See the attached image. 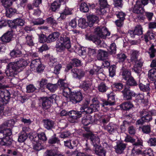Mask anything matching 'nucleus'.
<instances>
[{
    "instance_id": "obj_50",
    "label": "nucleus",
    "mask_w": 156,
    "mask_h": 156,
    "mask_svg": "<svg viewBox=\"0 0 156 156\" xmlns=\"http://www.w3.org/2000/svg\"><path fill=\"white\" fill-rule=\"evenodd\" d=\"M136 99L138 101H140L141 102L144 104H146L147 101V100L145 98V97L143 94H139L137 95L136 97Z\"/></svg>"
},
{
    "instance_id": "obj_33",
    "label": "nucleus",
    "mask_w": 156,
    "mask_h": 156,
    "mask_svg": "<svg viewBox=\"0 0 156 156\" xmlns=\"http://www.w3.org/2000/svg\"><path fill=\"white\" fill-rule=\"evenodd\" d=\"M58 87L57 83L53 84L49 83L46 85L47 88L52 92H54L57 89Z\"/></svg>"
},
{
    "instance_id": "obj_58",
    "label": "nucleus",
    "mask_w": 156,
    "mask_h": 156,
    "mask_svg": "<svg viewBox=\"0 0 156 156\" xmlns=\"http://www.w3.org/2000/svg\"><path fill=\"white\" fill-rule=\"evenodd\" d=\"M62 89L63 90V94L65 97H67L69 94L70 95L71 93V90L68 87H64Z\"/></svg>"
},
{
    "instance_id": "obj_39",
    "label": "nucleus",
    "mask_w": 156,
    "mask_h": 156,
    "mask_svg": "<svg viewBox=\"0 0 156 156\" xmlns=\"http://www.w3.org/2000/svg\"><path fill=\"white\" fill-rule=\"evenodd\" d=\"M11 141L12 139L9 140V137H7V138H5L2 139L0 141V145L7 146L11 144Z\"/></svg>"
},
{
    "instance_id": "obj_40",
    "label": "nucleus",
    "mask_w": 156,
    "mask_h": 156,
    "mask_svg": "<svg viewBox=\"0 0 156 156\" xmlns=\"http://www.w3.org/2000/svg\"><path fill=\"white\" fill-rule=\"evenodd\" d=\"M140 154L144 156H154L153 151L151 149L142 150Z\"/></svg>"
},
{
    "instance_id": "obj_54",
    "label": "nucleus",
    "mask_w": 156,
    "mask_h": 156,
    "mask_svg": "<svg viewBox=\"0 0 156 156\" xmlns=\"http://www.w3.org/2000/svg\"><path fill=\"white\" fill-rule=\"evenodd\" d=\"M147 36H149V39L151 40L154 39L156 36V33L152 30H148L146 33V37H147Z\"/></svg>"
},
{
    "instance_id": "obj_26",
    "label": "nucleus",
    "mask_w": 156,
    "mask_h": 156,
    "mask_svg": "<svg viewBox=\"0 0 156 156\" xmlns=\"http://www.w3.org/2000/svg\"><path fill=\"white\" fill-rule=\"evenodd\" d=\"M102 103L101 104V105L102 107V109L103 110L104 112H106L108 110V108L107 107H105V106L108 105H112L114 104V102H110V101H107L105 100H102Z\"/></svg>"
},
{
    "instance_id": "obj_59",
    "label": "nucleus",
    "mask_w": 156,
    "mask_h": 156,
    "mask_svg": "<svg viewBox=\"0 0 156 156\" xmlns=\"http://www.w3.org/2000/svg\"><path fill=\"white\" fill-rule=\"evenodd\" d=\"M36 88L32 84H30L26 87L27 92L30 93L34 92L36 90Z\"/></svg>"
},
{
    "instance_id": "obj_8",
    "label": "nucleus",
    "mask_w": 156,
    "mask_h": 156,
    "mask_svg": "<svg viewBox=\"0 0 156 156\" xmlns=\"http://www.w3.org/2000/svg\"><path fill=\"white\" fill-rule=\"evenodd\" d=\"M86 38L87 40L92 41L94 43L98 45H100L101 47H106L107 45L104 43H101V40L100 38L95 37L93 35H86Z\"/></svg>"
},
{
    "instance_id": "obj_51",
    "label": "nucleus",
    "mask_w": 156,
    "mask_h": 156,
    "mask_svg": "<svg viewBox=\"0 0 156 156\" xmlns=\"http://www.w3.org/2000/svg\"><path fill=\"white\" fill-rule=\"evenodd\" d=\"M50 101L48 100L45 99L43 100L42 103L43 108L45 110L47 109L50 107Z\"/></svg>"
},
{
    "instance_id": "obj_41",
    "label": "nucleus",
    "mask_w": 156,
    "mask_h": 156,
    "mask_svg": "<svg viewBox=\"0 0 156 156\" xmlns=\"http://www.w3.org/2000/svg\"><path fill=\"white\" fill-rule=\"evenodd\" d=\"M28 136L26 133H21L19 136L18 141L19 142H24L27 138Z\"/></svg>"
},
{
    "instance_id": "obj_15",
    "label": "nucleus",
    "mask_w": 156,
    "mask_h": 156,
    "mask_svg": "<svg viewBox=\"0 0 156 156\" xmlns=\"http://www.w3.org/2000/svg\"><path fill=\"white\" fill-rule=\"evenodd\" d=\"M126 144L122 142L117 143L116 145L114 147L115 152L119 154L122 153L126 148Z\"/></svg>"
},
{
    "instance_id": "obj_44",
    "label": "nucleus",
    "mask_w": 156,
    "mask_h": 156,
    "mask_svg": "<svg viewBox=\"0 0 156 156\" xmlns=\"http://www.w3.org/2000/svg\"><path fill=\"white\" fill-rule=\"evenodd\" d=\"M148 53L151 58H153L156 56V50L154 48V46L152 44L149 49Z\"/></svg>"
},
{
    "instance_id": "obj_28",
    "label": "nucleus",
    "mask_w": 156,
    "mask_h": 156,
    "mask_svg": "<svg viewBox=\"0 0 156 156\" xmlns=\"http://www.w3.org/2000/svg\"><path fill=\"white\" fill-rule=\"evenodd\" d=\"M92 117L89 115H87L84 116L82 118V122L85 126H87L91 122Z\"/></svg>"
},
{
    "instance_id": "obj_1",
    "label": "nucleus",
    "mask_w": 156,
    "mask_h": 156,
    "mask_svg": "<svg viewBox=\"0 0 156 156\" xmlns=\"http://www.w3.org/2000/svg\"><path fill=\"white\" fill-rule=\"evenodd\" d=\"M27 65V62L24 59H21L16 62H11L8 64L9 69L6 71L8 76L13 75L15 72L21 71L22 68Z\"/></svg>"
},
{
    "instance_id": "obj_48",
    "label": "nucleus",
    "mask_w": 156,
    "mask_h": 156,
    "mask_svg": "<svg viewBox=\"0 0 156 156\" xmlns=\"http://www.w3.org/2000/svg\"><path fill=\"white\" fill-rule=\"evenodd\" d=\"M122 75L123 78L125 80H127L128 78L131 76L130 72L128 70H124L122 72Z\"/></svg>"
},
{
    "instance_id": "obj_60",
    "label": "nucleus",
    "mask_w": 156,
    "mask_h": 156,
    "mask_svg": "<svg viewBox=\"0 0 156 156\" xmlns=\"http://www.w3.org/2000/svg\"><path fill=\"white\" fill-rule=\"evenodd\" d=\"M48 143L50 144H54L57 143L58 144L60 143V140L58 137L55 136H53L48 140Z\"/></svg>"
},
{
    "instance_id": "obj_19",
    "label": "nucleus",
    "mask_w": 156,
    "mask_h": 156,
    "mask_svg": "<svg viewBox=\"0 0 156 156\" xmlns=\"http://www.w3.org/2000/svg\"><path fill=\"white\" fill-rule=\"evenodd\" d=\"M108 56V53L107 52L101 49H99L98 51L97 56L98 60H103L106 59Z\"/></svg>"
},
{
    "instance_id": "obj_64",
    "label": "nucleus",
    "mask_w": 156,
    "mask_h": 156,
    "mask_svg": "<svg viewBox=\"0 0 156 156\" xmlns=\"http://www.w3.org/2000/svg\"><path fill=\"white\" fill-rule=\"evenodd\" d=\"M47 38L45 35L43 34L39 35V41L40 43H44L47 42Z\"/></svg>"
},
{
    "instance_id": "obj_61",
    "label": "nucleus",
    "mask_w": 156,
    "mask_h": 156,
    "mask_svg": "<svg viewBox=\"0 0 156 156\" xmlns=\"http://www.w3.org/2000/svg\"><path fill=\"white\" fill-rule=\"evenodd\" d=\"M55 47L58 51H60L63 50L66 48L62 42H57L56 45Z\"/></svg>"
},
{
    "instance_id": "obj_9",
    "label": "nucleus",
    "mask_w": 156,
    "mask_h": 156,
    "mask_svg": "<svg viewBox=\"0 0 156 156\" xmlns=\"http://www.w3.org/2000/svg\"><path fill=\"white\" fill-rule=\"evenodd\" d=\"M71 72L74 78L79 80L83 77L85 74V72L83 70L77 68L72 69Z\"/></svg>"
},
{
    "instance_id": "obj_7",
    "label": "nucleus",
    "mask_w": 156,
    "mask_h": 156,
    "mask_svg": "<svg viewBox=\"0 0 156 156\" xmlns=\"http://www.w3.org/2000/svg\"><path fill=\"white\" fill-rule=\"evenodd\" d=\"M86 38L87 40L92 41L94 43L98 45H100L101 47H106L107 45L104 43H101V40L100 38L95 37L93 35H86Z\"/></svg>"
},
{
    "instance_id": "obj_46",
    "label": "nucleus",
    "mask_w": 156,
    "mask_h": 156,
    "mask_svg": "<svg viewBox=\"0 0 156 156\" xmlns=\"http://www.w3.org/2000/svg\"><path fill=\"white\" fill-rule=\"evenodd\" d=\"M91 109L93 112H96L98 111L99 108V102L98 101H96L94 102L93 105H90Z\"/></svg>"
},
{
    "instance_id": "obj_17",
    "label": "nucleus",
    "mask_w": 156,
    "mask_h": 156,
    "mask_svg": "<svg viewBox=\"0 0 156 156\" xmlns=\"http://www.w3.org/2000/svg\"><path fill=\"white\" fill-rule=\"evenodd\" d=\"M44 126V128L48 130L51 129L54 127L55 122L49 119L43 120Z\"/></svg>"
},
{
    "instance_id": "obj_12",
    "label": "nucleus",
    "mask_w": 156,
    "mask_h": 156,
    "mask_svg": "<svg viewBox=\"0 0 156 156\" xmlns=\"http://www.w3.org/2000/svg\"><path fill=\"white\" fill-rule=\"evenodd\" d=\"M129 34L132 37L134 38L135 35H140L143 34L142 28L140 25H137L133 30L129 31Z\"/></svg>"
},
{
    "instance_id": "obj_43",
    "label": "nucleus",
    "mask_w": 156,
    "mask_h": 156,
    "mask_svg": "<svg viewBox=\"0 0 156 156\" xmlns=\"http://www.w3.org/2000/svg\"><path fill=\"white\" fill-rule=\"evenodd\" d=\"M133 107L132 104L130 102H127L122 104L121 105V108L123 110H128Z\"/></svg>"
},
{
    "instance_id": "obj_62",
    "label": "nucleus",
    "mask_w": 156,
    "mask_h": 156,
    "mask_svg": "<svg viewBox=\"0 0 156 156\" xmlns=\"http://www.w3.org/2000/svg\"><path fill=\"white\" fill-rule=\"evenodd\" d=\"M115 14L118 18L119 19L124 20L125 19V16H126L125 14L122 12H116Z\"/></svg>"
},
{
    "instance_id": "obj_5",
    "label": "nucleus",
    "mask_w": 156,
    "mask_h": 156,
    "mask_svg": "<svg viewBox=\"0 0 156 156\" xmlns=\"http://www.w3.org/2000/svg\"><path fill=\"white\" fill-rule=\"evenodd\" d=\"M69 97L70 101L73 104L80 102L83 98L82 94L80 91L71 92Z\"/></svg>"
},
{
    "instance_id": "obj_38",
    "label": "nucleus",
    "mask_w": 156,
    "mask_h": 156,
    "mask_svg": "<svg viewBox=\"0 0 156 156\" xmlns=\"http://www.w3.org/2000/svg\"><path fill=\"white\" fill-rule=\"evenodd\" d=\"M108 52L111 54H115L116 52V46L114 43H112L108 48Z\"/></svg>"
},
{
    "instance_id": "obj_45",
    "label": "nucleus",
    "mask_w": 156,
    "mask_h": 156,
    "mask_svg": "<svg viewBox=\"0 0 156 156\" xmlns=\"http://www.w3.org/2000/svg\"><path fill=\"white\" fill-rule=\"evenodd\" d=\"M80 9L81 12H86L88 11L89 9L88 5L86 3L84 2L81 3Z\"/></svg>"
},
{
    "instance_id": "obj_56",
    "label": "nucleus",
    "mask_w": 156,
    "mask_h": 156,
    "mask_svg": "<svg viewBox=\"0 0 156 156\" xmlns=\"http://www.w3.org/2000/svg\"><path fill=\"white\" fill-rule=\"evenodd\" d=\"M40 64V60L38 59H34L32 61L30 66L32 68H36Z\"/></svg>"
},
{
    "instance_id": "obj_24",
    "label": "nucleus",
    "mask_w": 156,
    "mask_h": 156,
    "mask_svg": "<svg viewBox=\"0 0 156 156\" xmlns=\"http://www.w3.org/2000/svg\"><path fill=\"white\" fill-rule=\"evenodd\" d=\"M130 61H135L137 59L138 56L139 55V51L137 50H132L130 51Z\"/></svg>"
},
{
    "instance_id": "obj_6",
    "label": "nucleus",
    "mask_w": 156,
    "mask_h": 156,
    "mask_svg": "<svg viewBox=\"0 0 156 156\" xmlns=\"http://www.w3.org/2000/svg\"><path fill=\"white\" fill-rule=\"evenodd\" d=\"M68 120L72 123L76 122L77 119L82 116L81 112L77 111L71 110L68 112Z\"/></svg>"
},
{
    "instance_id": "obj_4",
    "label": "nucleus",
    "mask_w": 156,
    "mask_h": 156,
    "mask_svg": "<svg viewBox=\"0 0 156 156\" xmlns=\"http://www.w3.org/2000/svg\"><path fill=\"white\" fill-rule=\"evenodd\" d=\"M94 33L97 36L103 38L109 36L110 34L106 28L102 27H98L95 29Z\"/></svg>"
},
{
    "instance_id": "obj_13",
    "label": "nucleus",
    "mask_w": 156,
    "mask_h": 156,
    "mask_svg": "<svg viewBox=\"0 0 156 156\" xmlns=\"http://www.w3.org/2000/svg\"><path fill=\"white\" fill-rule=\"evenodd\" d=\"M12 31H7L1 37V40L4 44L10 42L12 37Z\"/></svg>"
},
{
    "instance_id": "obj_47",
    "label": "nucleus",
    "mask_w": 156,
    "mask_h": 156,
    "mask_svg": "<svg viewBox=\"0 0 156 156\" xmlns=\"http://www.w3.org/2000/svg\"><path fill=\"white\" fill-rule=\"evenodd\" d=\"M21 149H17L15 151H12L11 150L8 151V153L12 156H18L21 155L22 152L20 151Z\"/></svg>"
},
{
    "instance_id": "obj_37",
    "label": "nucleus",
    "mask_w": 156,
    "mask_h": 156,
    "mask_svg": "<svg viewBox=\"0 0 156 156\" xmlns=\"http://www.w3.org/2000/svg\"><path fill=\"white\" fill-rule=\"evenodd\" d=\"M57 84L61 89L68 87V84L67 83L65 80L59 79L58 81Z\"/></svg>"
},
{
    "instance_id": "obj_32",
    "label": "nucleus",
    "mask_w": 156,
    "mask_h": 156,
    "mask_svg": "<svg viewBox=\"0 0 156 156\" xmlns=\"http://www.w3.org/2000/svg\"><path fill=\"white\" fill-rule=\"evenodd\" d=\"M108 88V87L103 82L101 83L98 85V90L99 92L101 93L106 92Z\"/></svg>"
},
{
    "instance_id": "obj_53",
    "label": "nucleus",
    "mask_w": 156,
    "mask_h": 156,
    "mask_svg": "<svg viewBox=\"0 0 156 156\" xmlns=\"http://www.w3.org/2000/svg\"><path fill=\"white\" fill-rule=\"evenodd\" d=\"M127 58V56L124 53H121L117 55V58L119 61L120 62H124Z\"/></svg>"
},
{
    "instance_id": "obj_42",
    "label": "nucleus",
    "mask_w": 156,
    "mask_h": 156,
    "mask_svg": "<svg viewBox=\"0 0 156 156\" xmlns=\"http://www.w3.org/2000/svg\"><path fill=\"white\" fill-rule=\"evenodd\" d=\"M3 133L5 136V138H7V137L9 138V140L11 139L10 137V136L12 134V132L11 129L10 128H4L2 129Z\"/></svg>"
},
{
    "instance_id": "obj_22",
    "label": "nucleus",
    "mask_w": 156,
    "mask_h": 156,
    "mask_svg": "<svg viewBox=\"0 0 156 156\" xmlns=\"http://www.w3.org/2000/svg\"><path fill=\"white\" fill-rule=\"evenodd\" d=\"M88 25L90 27L93 26L94 24L97 22L98 20V16L94 15H89L87 16Z\"/></svg>"
},
{
    "instance_id": "obj_10",
    "label": "nucleus",
    "mask_w": 156,
    "mask_h": 156,
    "mask_svg": "<svg viewBox=\"0 0 156 156\" xmlns=\"http://www.w3.org/2000/svg\"><path fill=\"white\" fill-rule=\"evenodd\" d=\"M144 7L140 4V1L139 0L136 1V4L133 8V12L137 14H141L144 12Z\"/></svg>"
},
{
    "instance_id": "obj_16",
    "label": "nucleus",
    "mask_w": 156,
    "mask_h": 156,
    "mask_svg": "<svg viewBox=\"0 0 156 156\" xmlns=\"http://www.w3.org/2000/svg\"><path fill=\"white\" fill-rule=\"evenodd\" d=\"M119 126L112 123L109 124L105 127V129L110 134H112L118 131Z\"/></svg>"
},
{
    "instance_id": "obj_30",
    "label": "nucleus",
    "mask_w": 156,
    "mask_h": 156,
    "mask_svg": "<svg viewBox=\"0 0 156 156\" xmlns=\"http://www.w3.org/2000/svg\"><path fill=\"white\" fill-rule=\"evenodd\" d=\"M22 54V52L20 49L16 48L12 51L10 53V55L13 58L20 57Z\"/></svg>"
},
{
    "instance_id": "obj_34",
    "label": "nucleus",
    "mask_w": 156,
    "mask_h": 156,
    "mask_svg": "<svg viewBox=\"0 0 156 156\" xmlns=\"http://www.w3.org/2000/svg\"><path fill=\"white\" fill-rule=\"evenodd\" d=\"M88 25V22L86 21V20L84 18H80L78 20V25L82 29L86 28Z\"/></svg>"
},
{
    "instance_id": "obj_63",
    "label": "nucleus",
    "mask_w": 156,
    "mask_h": 156,
    "mask_svg": "<svg viewBox=\"0 0 156 156\" xmlns=\"http://www.w3.org/2000/svg\"><path fill=\"white\" fill-rule=\"evenodd\" d=\"M115 65L112 66L110 67L109 69V76H110L112 77L115 75Z\"/></svg>"
},
{
    "instance_id": "obj_3",
    "label": "nucleus",
    "mask_w": 156,
    "mask_h": 156,
    "mask_svg": "<svg viewBox=\"0 0 156 156\" xmlns=\"http://www.w3.org/2000/svg\"><path fill=\"white\" fill-rule=\"evenodd\" d=\"M10 94L6 90H0V106L5 105L9 102Z\"/></svg>"
},
{
    "instance_id": "obj_11",
    "label": "nucleus",
    "mask_w": 156,
    "mask_h": 156,
    "mask_svg": "<svg viewBox=\"0 0 156 156\" xmlns=\"http://www.w3.org/2000/svg\"><path fill=\"white\" fill-rule=\"evenodd\" d=\"M124 99L129 100L131 99L132 97L136 96V93L133 91L129 89L125 88L122 91Z\"/></svg>"
},
{
    "instance_id": "obj_2",
    "label": "nucleus",
    "mask_w": 156,
    "mask_h": 156,
    "mask_svg": "<svg viewBox=\"0 0 156 156\" xmlns=\"http://www.w3.org/2000/svg\"><path fill=\"white\" fill-rule=\"evenodd\" d=\"M85 138L90 140L92 144L93 145L94 148L99 147L100 145V140L98 136H95L91 133H88L83 135Z\"/></svg>"
},
{
    "instance_id": "obj_18",
    "label": "nucleus",
    "mask_w": 156,
    "mask_h": 156,
    "mask_svg": "<svg viewBox=\"0 0 156 156\" xmlns=\"http://www.w3.org/2000/svg\"><path fill=\"white\" fill-rule=\"evenodd\" d=\"M132 62L133 63H134L133 67V69L134 71L137 73H139L140 71L141 67L143 65V63L140 60H138V59H137L135 61H132Z\"/></svg>"
},
{
    "instance_id": "obj_23",
    "label": "nucleus",
    "mask_w": 156,
    "mask_h": 156,
    "mask_svg": "<svg viewBox=\"0 0 156 156\" xmlns=\"http://www.w3.org/2000/svg\"><path fill=\"white\" fill-rule=\"evenodd\" d=\"M60 34L58 32H54L50 34L47 37V42L50 43L55 41L59 37Z\"/></svg>"
},
{
    "instance_id": "obj_49",
    "label": "nucleus",
    "mask_w": 156,
    "mask_h": 156,
    "mask_svg": "<svg viewBox=\"0 0 156 156\" xmlns=\"http://www.w3.org/2000/svg\"><path fill=\"white\" fill-rule=\"evenodd\" d=\"M126 84L130 86H135L137 85V83L133 78L132 76L128 79L127 80Z\"/></svg>"
},
{
    "instance_id": "obj_35",
    "label": "nucleus",
    "mask_w": 156,
    "mask_h": 156,
    "mask_svg": "<svg viewBox=\"0 0 156 156\" xmlns=\"http://www.w3.org/2000/svg\"><path fill=\"white\" fill-rule=\"evenodd\" d=\"M61 3L59 1L57 0L54 1L51 4V8L53 11H55L60 7Z\"/></svg>"
},
{
    "instance_id": "obj_52",
    "label": "nucleus",
    "mask_w": 156,
    "mask_h": 156,
    "mask_svg": "<svg viewBox=\"0 0 156 156\" xmlns=\"http://www.w3.org/2000/svg\"><path fill=\"white\" fill-rule=\"evenodd\" d=\"M26 44L29 46H33L34 45V43L33 38L31 35H27L25 37Z\"/></svg>"
},
{
    "instance_id": "obj_14",
    "label": "nucleus",
    "mask_w": 156,
    "mask_h": 156,
    "mask_svg": "<svg viewBox=\"0 0 156 156\" xmlns=\"http://www.w3.org/2000/svg\"><path fill=\"white\" fill-rule=\"evenodd\" d=\"M140 114L144 122H148L152 119L151 116L147 110L143 109L140 112Z\"/></svg>"
},
{
    "instance_id": "obj_36",
    "label": "nucleus",
    "mask_w": 156,
    "mask_h": 156,
    "mask_svg": "<svg viewBox=\"0 0 156 156\" xmlns=\"http://www.w3.org/2000/svg\"><path fill=\"white\" fill-rule=\"evenodd\" d=\"M1 2L5 8L7 9L12 5V0H1Z\"/></svg>"
},
{
    "instance_id": "obj_20",
    "label": "nucleus",
    "mask_w": 156,
    "mask_h": 156,
    "mask_svg": "<svg viewBox=\"0 0 156 156\" xmlns=\"http://www.w3.org/2000/svg\"><path fill=\"white\" fill-rule=\"evenodd\" d=\"M60 40L62 41L66 48L69 49L71 47L70 40L68 37L67 36L60 37Z\"/></svg>"
},
{
    "instance_id": "obj_31",
    "label": "nucleus",
    "mask_w": 156,
    "mask_h": 156,
    "mask_svg": "<svg viewBox=\"0 0 156 156\" xmlns=\"http://www.w3.org/2000/svg\"><path fill=\"white\" fill-rule=\"evenodd\" d=\"M92 85L91 82L89 81L85 80L82 82L81 87L84 91L89 90Z\"/></svg>"
},
{
    "instance_id": "obj_27",
    "label": "nucleus",
    "mask_w": 156,
    "mask_h": 156,
    "mask_svg": "<svg viewBox=\"0 0 156 156\" xmlns=\"http://www.w3.org/2000/svg\"><path fill=\"white\" fill-rule=\"evenodd\" d=\"M80 112H81V115L82 114H90L92 112V110L90 107H88L87 105H83L81 106Z\"/></svg>"
},
{
    "instance_id": "obj_25",
    "label": "nucleus",
    "mask_w": 156,
    "mask_h": 156,
    "mask_svg": "<svg viewBox=\"0 0 156 156\" xmlns=\"http://www.w3.org/2000/svg\"><path fill=\"white\" fill-rule=\"evenodd\" d=\"M140 144V142L139 143H134L133 144L134 147L132 149L131 151V154L133 155H134L135 153L136 154H140L141 153L142 150L139 149L140 147L139 145Z\"/></svg>"
},
{
    "instance_id": "obj_21",
    "label": "nucleus",
    "mask_w": 156,
    "mask_h": 156,
    "mask_svg": "<svg viewBox=\"0 0 156 156\" xmlns=\"http://www.w3.org/2000/svg\"><path fill=\"white\" fill-rule=\"evenodd\" d=\"M95 153L99 156H105L106 151L101 145L94 149Z\"/></svg>"
},
{
    "instance_id": "obj_57",
    "label": "nucleus",
    "mask_w": 156,
    "mask_h": 156,
    "mask_svg": "<svg viewBox=\"0 0 156 156\" xmlns=\"http://www.w3.org/2000/svg\"><path fill=\"white\" fill-rule=\"evenodd\" d=\"M40 88L41 89L44 88L45 86L47 85L48 83V80L44 78H42L41 80L39 81Z\"/></svg>"
},
{
    "instance_id": "obj_55",
    "label": "nucleus",
    "mask_w": 156,
    "mask_h": 156,
    "mask_svg": "<svg viewBox=\"0 0 156 156\" xmlns=\"http://www.w3.org/2000/svg\"><path fill=\"white\" fill-rule=\"evenodd\" d=\"M139 86L140 90L143 91H148L150 90L148 84L146 85H144L142 83H140L139 85Z\"/></svg>"
},
{
    "instance_id": "obj_29",
    "label": "nucleus",
    "mask_w": 156,
    "mask_h": 156,
    "mask_svg": "<svg viewBox=\"0 0 156 156\" xmlns=\"http://www.w3.org/2000/svg\"><path fill=\"white\" fill-rule=\"evenodd\" d=\"M148 76L149 78L151 80H156V69H152L150 70L148 73Z\"/></svg>"
}]
</instances>
